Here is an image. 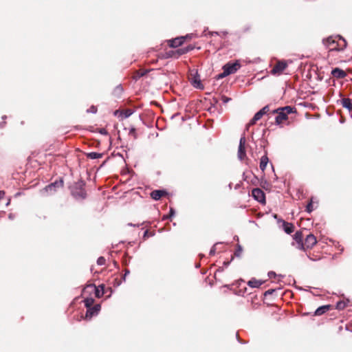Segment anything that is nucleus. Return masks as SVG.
<instances>
[{"label":"nucleus","instance_id":"nucleus-5","mask_svg":"<svg viewBox=\"0 0 352 352\" xmlns=\"http://www.w3.org/2000/svg\"><path fill=\"white\" fill-rule=\"evenodd\" d=\"M245 142L246 140L245 136H242L240 138L239 145L238 148V157L240 160H243L246 157L245 153Z\"/></svg>","mask_w":352,"mask_h":352},{"label":"nucleus","instance_id":"nucleus-20","mask_svg":"<svg viewBox=\"0 0 352 352\" xmlns=\"http://www.w3.org/2000/svg\"><path fill=\"white\" fill-rule=\"evenodd\" d=\"M329 307L330 306L329 305H324V306H322V307H318L316 311H315V314L316 316H320V315H322L324 313H325L327 311H328L329 309Z\"/></svg>","mask_w":352,"mask_h":352},{"label":"nucleus","instance_id":"nucleus-3","mask_svg":"<svg viewBox=\"0 0 352 352\" xmlns=\"http://www.w3.org/2000/svg\"><path fill=\"white\" fill-rule=\"evenodd\" d=\"M241 67V64L239 60L234 63H228L223 67L224 69V75H230L236 72Z\"/></svg>","mask_w":352,"mask_h":352},{"label":"nucleus","instance_id":"nucleus-4","mask_svg":"<svg viewBox=\"0 0 352 352\" xmlns=\"http://www.w3.org/2000/svg\"><path fill=\"white\" fill-rule=\"evenodd\" d=\"M104 286L100 285L99 287H96L94 285H89L85 288L83 294L85 295L87 292H94L96 297H100L104 294L103 291Z\"/></svg>","mask_w":352,"mask_h":352},{"label":"nucleus","instance_id":"nucleus-29","mask_svg":"<svg viewBox=\"0 0 352 352\" xmlns=\"http://www.w3.org/2000/svg\"><path fill=\"white\" fill-rule=\"evenodd\" d=\"M97 111V109L96 107L92 106L89 109H87V112L95 113Z\"/></svg>","mask_w":352,"mask_h":352},{"label":"nucleus","instance_id":"nucleus-11","mask_svg":"<svg viewBox=\"0 0 352 352\" xmlns=\"http://www.w3.org/2000/svg\"><path fill=\"white\" fill-rule=\"evenodd\" d=\"M190 35H186V36L177 37L174 39L169 41V45L171 47H177L180 46L184 41L186 38H190Z\"/></svg>","mask_w":352,"mask_h":352},{"label":"nucleus","instance_id":"nucleus-6","mask_svg":"<svg viewBox=\"0 0 352 352\" xmlns=\"http://www.w3.org/2000/svg\"><path fill=\"white\" fill-rule=\"evenodd\" d=\"M63 180L56 181L54 183L50 184L47 186L43 190V193H50L52 194L54 192L57 188H60L63 186Z\"/></svg>","mask_w":352,"mask_h":352},{"label":"nucleus","instance_id":"nucleus-27","mask_svg":"<svg viewBox=\"0 0 352 352\" xmlns=\"http://www.w3.org/2000/svg\"><path fill=\"white\" fill-rule=\"evenodd\" d=\"M122 114L123 116V118H129L132 114V111L130 109H127L124 112H123Z\"/></svg>","mask_w":352,"mask_h":352},{"label":"nucleus","instance_id":"nucleus-1","mask_svg":"<svg viewBox=\"0 0 352 352\" xmlns=\"http://www.w3.org/2000/svg\"><path fill=\"white\" fill-rule=\"evenodd\" d=\"M294 109L289 106H286L283 108H279L276 109L274 112L278 113V116L276 118V122L278 124L283 123L285 120L287 119V116L289 113L294 112Z\"/></svg>","mask_w":352,"mask_h":352},{"label":"nucleus","instance_id":"nucleus-10","mask_svg":"<svg viewBox=\"0 0 352 352\" xmlns=\"http://www.w3.org/2000/svg\"><path fill=\"white\" fill-rule=\"evenodd\" d=\"M316 239L313 234L307 235L305 242L302 243L304 245L303 250L311 248L316 243Z\"/></svg>","mask_w":352,"mask_h":352},{"label":"nucleus","instance_id":"nucleus-30","mask_svg":"<svg viewBox=\"0 0 352 352\" xmlns=\"http://www.w3.org/2000/svg\"><path fill=\"white\" fill-rule=\"evenodd\" d=\"M241 251H242V248H241V247L240 245H239V247H238V250H236V252L235 254H236L237 256H240V254H241Z\"/></svg>","mask_w":352,"mask_h":352},{"label":"nucleus","instance_id":"nucleus-18","mask_svg":"<svg viewBox=\"0 0 352 352\" xmlns=\"http://www.w3.org/2000/svg\"><path fill=\"white\" fill-rule=\"evenodd\" d=\"M341 103L342 104V106L349 109V110H351L352 109V100L349 98H343L342 100H341Z\"/></svg>","mask_w":352,"mask_h":352},{"label":"nucleus","instance_id":"nucleus-16","mask_svg":"<svg viewBox=\"0 0 352 352\" xmlns=\"http://www.w3.org/2000/svg\"><path fill=\"white\" fill-rule=\"evenodd\" d=\"M269 162V159L267 155H265L261 157V161H260V168L262 171H264L266 168V166Z\"/></svg>","mask_w":352,"mask_h":352},{"label":"nucleus","instance_id":"nucleus-13","mask_svg":"<svg viewBox=\"0 0 352 352\" xmlns=\"http://www.w3.org/2000/svg\"><path fill=\"white\" fill-rule=\"evenodd\" d=\"M294 240L297 244L296 248L298 249H304V245L302 241V234L300 232H296L294 234Z\"/></svg>","mask_w":352,"mask_h":352},{"label":"nucleus","instance_id":"nucleus-24","mask_svg":"<svg viewBox=\"0 0 352 352\" xmlns=\"http://www.w3.org/2000/svg\"><path fill=\"white\" fill-rule=\"evenodd\" d=\"M94 301L92 298H86L84 300L85 307L87 308L91 307L94 304Z\"/></svg>","mask_w":352,"mask_h":352},{"label":"nucleus","instance_id":"nucleus-35","mask_svg":"<svg viewBox=\"0 0 352 352\" xmlns=\"http://www.w3.org/2000/svg\"><path fill=\"white\" fill-rule=\"evenodd\" d=\"M4 195H5L4 191L0 190V199L3 197Z\"/></svg>","mask_w":352,"mask_h":352},{"label":"nucleus","instance_id":"nucleus-33","mask_svg":"<svg viewBox=\"0 0 352 352\" xmlns=\"http://www.w3.org/2000/svg\"><path fill=\"white\" fill-rule=\"evenodd\" d=\"M229 100H230V98H227V97H226V96H223V101L224 102H228Z\"/></svg>","mask_w":352,"mask_h":352},{"label":"nucleus","instance_id":"nucleus-15","mask_svg":"<svg viewBox=\"0 0 352 352\" xmlns=\"http://www.w3.org/2000/svg\"><path fill=\"white\" fill-rule=\"evenodd\" d=\"M331 74L334 77H336L338 78H342L345 77V76H346V73L343 70H342L339 68L333 69L331 72Z\"/></svg>","mask_w":352,"mask_h":352},{"label":"nucleus","instance_id":"nucleus-17","mask_svg":"<svg viewBox=\"0 0 352 352\" xmlns=\"http://www.w3.org/2000/svg\"><path fill=\"white\" fill-rule=\"evenodd\" d=\"M263 284V282L256 278H252L248 283V285L252 288H258Z\"/></svg>","mask_w":352,"mask_h":352},{"label":"nucleus","instance_id":"nucleus-2","mask_svg":"<svg viewBox=\"0 0 352 352\" xmlns=\"http://www.w3.org/2000/svg\"><path fill=\"white\" fill-rule=\"evenodd\" d=\"M336 41L332 37H329L327 39L326 44L330 48V50H342L346 46V42L344 39L339 37V41L338 44L334 46Z\"/></svg>","mask_w":352,"mask_h":352},{"label":"nucleus","instance_id":"nucleus-34","mask_svg":"<svg viewBox=\"0 0 352 352\" xmlns=\"http://www.w3.org/2000/svg\"><path fill=\"white\" fill-rule=\"evenodd\" d=\"M175 214V211L173 208H170V216L172 217Z\"/></svg>","mask_w":352,"mask_h":352},{"label":"nucleus","instance_id":"nucleus-28","mask_svg":"<svg viewBox=\"0 0 352 352\" xmlns=\"http://www.w3.org/2000/svg\"><path fill=\"white\" fill-rule=\"evenodd\" d=\"M105 263V259L104 257H99L97 260V263L100 265H104Z\"/></svg>","mask_w":352,"mask_h":352},{"label":"nucleus","instance_id":"nucleus-21","mask_svg":"<svg viewBox=\"0 0 352 352\" xmlns=\"http://www.w3.org/2000/svg\"><path fill=\"white\" fill-rule=\"evenodd\" d=\"M283 228L285 232L287 234H290L294 231V226L292 223L285 222L283 223Z\"/></svg>","mask_w":352,"mask_h":352},{"label":"nucleus","instance_id":"nucleus-26","mask_svg":"<svg viewBox=\"0 0 352 352\" xmlns=\"http://www.w3.org/2000/svg\"><path fill=\"white\" fill-rule=\"evenodd\" d=\"M306 210L309 213L314 210L312 200L307 204Z\"/></svg>","mask_w":352,"mask_h":352},{"label":"nucleus","instance_id":"nucleus-14","mask_svg":"<svg viewBox=\"0 0 352 352\" xmlns=\"http://www.w3.org/2000/svg\"><path fill=\"white\" fill-rule=\"evenodd\" d=\"M165 194L166 192L164 190H155L151 193V197L155 200H159Z\"/></svg>","mask_w":352,"mask_h":352},{"label":"nucleus","instance_id":"nucleus-8","mask_svg":"<svg viewBox=\"0 0 352 352\" xmlns=\"http://www.w3.org/2000/svg\"><path fill=\"white\" fill-rule=\"evenodd\" d=\"M287 64L285 61H278L272 69V74L274 75H280L286 69Z\"/></svg>","mask_w":352,"mask_h":352},{"label":"nucleus","instance_id":"nucleus-22","mask_svg":"<svg viewBox=\"0 0 352 352\" xmlns=\"http://www.w3.org/2000/svg\"><path fill=\"white\" fill-rule=\"evenodd\" d=\"M349 303V300H340L338 301L337 303H336V309H339V310H342V309H344L347 304Z\"/></svg>","mask_w":352,"mask_h":352},{"label":"nucleus","instance_id":"nucleus-32","mask_svg":"<svg viewBox=\"0 0 352 352\" xmlns=\"http://www.w3.org/2000/svg\"><path fill=\"white\" fill-rule=\"evenodd\" d=\"M214 253H215V248H214V247H212L210 251V254L213 255Z\"/></svg>","mask_w":352,"mask_h":352},{"label":"nucleus","instance_id":"nucleus-25","mask_svg":"<svg viewBox=\"0 0 352 352\" xmlns=\"http://www.w3.org/2000/svg\"><path fill=\"white\" fill-rule=\"evenodd\" d=\"M193 49V47L188 46L187 47L182 48L178 50V52L179 54H184L185 53H187L188 52L192 50Z\"/></svg>","mask_w":352,"mask_h":352},{"label":"nucleus","instance_id":"nucleus-39","mask_svg":"<svg viewBox=\"0 0 352 352\" xmlns=\"http://www.w3.org/2000/svg\"><path fill=\"white\" fill-rule=\"evenodd\" d=\"M9 204H10V200H8V201L6 204V205L8 206V205H9Z\"/></svg>","mask_w":352,"mask_h":352},{"label":"nucleus","instance_id":"nucleus-36","mask_svg":"<svg viewBox=\"0 0 352 352\" xmlns=\"http://www.w3.org/2000/svg\"><path fill=\"white\" fill-rule=\"evenodd\" d=\"M228 75H224V71L223 72V73H221V74H219V77L220 78H223V77H226Z\"/></svg>","mask_w":352,"mask_h":352},{"label":"nucleus","instance_id":"nucleus-40","mask_svg":"<svg viewBox=\"0 0 352 352\" xmlns=\"http://www.w3.org/2000/svg\"><path fill=\"white\" fill-rule=\"evenodd\" d=\"M3 118V119H6V116H3V118Z\"/></svg>","mask_w":352,"mask_h":352},{"label":"nucleus","instance_id":"nucleus-19","mask_svg":"<svg viewBox=\"0 0 352 352\" xmlns=\"http://www.w3.org/2000/svg\"><path fill=\"white\" fill-rule=\"evenodd\" d=\"M192 85L198 89H203L204 86L202 85L200 79L198 77H193L192 79Z\"/></svg>","mask_w":352,"mask_h":352},{"label":"nucleus","instance_id":"nucleus-12","mask_svg":"<svg viewBox=\"0 0 352 352\" xmlns=\"http://www.w3.org/2000/svg\"><path fill=\"white\" fill-rule=\"evenodd\" d=\"M100 310V305H96L94 307H91L88 308L86 315H85V318L91 319L92 316L97 315Z\"/></svg>","mask_w":352,"mask_h":352},{"label":"nucleus","instance_id":"nucleus-37","mask_svg":"<svg viewBox=\"0 0 352 352\" xmlns=\"http://www.w3.org/2000/svg\"><path fill=\"white\" fill-rule=\"evenodd\" d=\"M80 196L81 197L84 198L85 197V193L82 191H81Z\"/></svg>","mask_w":352,"mask_h":352},{"label":"nucleus","instance_id":"nucleus-31","mask_svg":"<svg viewBox=\"0 0 352 352\" xmlns=\"http://www.w3.org/2000/svg\"><path fill=\"white\" fill-rule=\"evenodd\" d=\"M268 276H269L270 278H272V277L276 276V274L274 272H270L268 273Z\"/></svg>","mask_w":352,"mask_h":352},{"label":"nucleus","instance_id":"nucleus-38","mask_svg":"<svg viewBox=\"0 0 352 352\" xmlns=\"http://www.w3.org/2000/svg\"><path fill=\"white\" fill-rule=\"evenodd\" d=\"M4 124H5V122H3V123H0V126H1V127H3Z\"/></svg>","mask_w":352,"mask_h":352},{"label":"nucleus","instance_id":"nucleus-41","mask_svg":"<svg viewBox=\"0 0 352 352\" xmlns=\"http://www.w3.org/2000/svg\"><path fill=\"white\" fill-rule=\"evenodd\" d=\"M128 273H129V271H126V274H125V276H126V274H128Z\"/></svg>","mask_w":352,"mask_h":352},{"label":"nucleus","instance_id":"nucleus-9","mask_svg":"<svg viewBox=\"0 0 352 352\" xmlns=\"http://www.w3.org/2000/svg\"><path fill=\"white\" fill-rule=\"evenodd\" d=\"M252 197L258 202L264 203L265 197L264 192L260 188H254L252 191Z\"/></svg>","mask_w":352,"mask_h":352},{"label":"nucleus","instance_id":"nucleus-7","mask_svg":"<svg viewBox=\"0 0 352 352\" xmlns=\"http://www.w3.org/2000/svg\"><path fill=\"white\" fill-rule=\"evenodd\" d=\"M269 107L265 106L260 111L255 113L253 118L250 120L248 125L254 124L258 120H259L265 114H266L269 111Z\"/></svg>","mask_w":352,"mask_h":352},{"label":"nucleus","instance_id":"nucleus-23","mask_svg":"<svg viewBox=\"0 0 352 352\" xmlns=\"http://www.w3.org/2000/svg\"><path fill=\"white\" fill-rule=\"evenodd\" d=\"M87 157H89L90 159L95 160V159H98V158L101 157L102 154L96 153V152H91V153H89L87 154Z\"/></svg>","mask_w":352,"mask_h":352}]
</instances>
